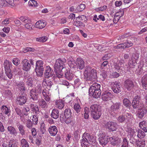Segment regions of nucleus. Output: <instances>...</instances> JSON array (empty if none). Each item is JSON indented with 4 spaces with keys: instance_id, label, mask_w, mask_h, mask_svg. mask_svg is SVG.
Masks as SVG:
<instances>
[{
    "instance_id": "obj_54",
    "label": "nucleus",
    "mask_w": 147,
    "mask_h": 147,
    "mask_svg": "<svg viewBox=\"0 0 147 147\" xmlns=\"http://www.w3.org/2000/svg\"><path fill=\"white\" fill-rule=\"evenodd\" d=\"M85 8V5L84 4H81L79 5L77 8L78 11H81L84 10Z\"/></svg>"
},
{
    "instance_id": "obj_20",
    "label": "nucleus",
    "mask_w": 147,
    "mask_h": 147,
    "mask_svg": "<svg viewBox=\"0 0 147 147\" xmlns=\"http://www.w3.org/2000/svg\"><path fill=\"white\" fill-rule=\"evenodd\" d=\"M64 64V62L61 59H57L55 65V67H56L55 69H58L59 70L62 69L63 68Z\"/></svg>"
},
{
    "instance_id": "obj_44",
    "label": "nucleus",
    "mask_w": 147,
    "mask_h": 147,
    "mask_svg": "<svg viewBox=\"0 0 147 147\" xmlns=\"http://www.w3.org/2000/svg\"><path fill=\"white\" fill-rule=\"evenodd\" d=\"M33 125V123L30 119L27 120L26 121V125L27 127L29 129H31Z\"/></svg>"
},
{
    "instance_id": "obj_64",
    "label": "nucleus",
    "mask_w": 147,
    "mask_h": 147,
    "mask_svg": "<svg viewBox=\"0 0 147 147\" xmlns=\"http://www.w3.org/2000/svg\"><path fill=\"white\" fill-rule=\"evenodd\" d=\"M128 132L129 135H130L131 136H133L135 132L134 130L131 128H129L128 129Z\"/></svg>"
},
{
    "instance_id": "obj_53",
    "label": "nucleus",
    "mask_w": 147,
    "mask_h": 147,
    "mask_svg": "<svg viewBox=\"0 0 147 147\" xmlns=\"http://www.w3.org/2000/svg\"><path fill=\"white\" fill-rule=\"evenodd\" d=\"M124 44L125 46L124 48H125L130 47L132 46L133 45V43L131 42V41H129L128 40L124 43Z\"/></svg>"
},
{
    "instance_id": "obj_12",
    "label": "nucleus",
    "mask_w": 147,
    "mask_h": 147,
    "mask_svg": "<svg viewBox=\"0 0 147 147\" xmlns=\"http://www.w3.org/2000/svg\"><path fill=\"white\" fill-rule=\"evenodd\" d=\"M22 69L26 71L29 70L31 67L30 64L29 63V61L26 59H24L22 62Z\"/></svg>"
},
{
    "instance_id": "obj_6",
    "label": "nucleus",
    "mask_w": 147,
    "mask_h": 147,
    "mask_svg": "<svg viewBox=\"0 0 147 147\" xmlns=\"http://www.w3.org/2000/svg\"><path fill=\"white\" fill-rule=\"evenodd\" d=\"M43 63L42 61L39 60L36 62L35 71L37 76H40L43 74L44 68L43 66Z\"/></svg>"
},
{
    "instance_id": "obj_17",
    "label": "nucleus",
    "mask_w": 147,
    "mask_h": 147,
    "mask_svg": "<svg viewBox=\"0 0 147 147\" xmlns=\"http://www.w3.org/2000/svg\"><path fill=\"white\" fill-rule=\"evenodd\" d=\"M76 101L74 103L73 108L77 113H78L80 112L82 109V107L80 105L81 102L79 99H76Z\"/></svg>"
},
{
    "instance_id": "obj_40",
    "label": "nucleus",
    "mask_w": 147,
    "mask_h": 147,
    "mask_svg": "<svg viewBox=\"0 0 147 147\" xmlns=\"http://www.w3.org/2000/svg\"><path fill=\"white\" fill-rule=\"evenodd\" d=\"M136 144L138 147H144L145 145V141L144 140H137Z\"/></svg>"
},
{
    "instance_id": "obj_35",
    "label": "nucleus",
    "mask_w": 147,
    "mask_h": 147,
    "mask_svg": "<svg viewBox=\"0 0 147 147\" xmlns=\"http://www.w3.org/2000/svg\"><path fill=\"white\" fill-rule=\"evenodd\" d=\"M91 113V116L94 119H98L101 115V111L94 112Z\"/></svg>"
},
{
    "instance_id": "obj_60",
    "label": "nucleus",
    "mask_w": 147,
    "mask_h": 147,
    "mask_svg": "<svg viewBox=\"0 0 147 147\" xmlns=\"http://www.w3.org/2000/svg\"><path fill=\"white\" fill-rule=\"evenodd\" d=\"M71 117H64V119L66 123L69 124L71 123L72 121Z\"/></svg>"
},
{
    "instance_id": "obj_59",
    "label": "nucleus",
    "mask_w": 147,
    "mask_h": 147,
    "mask_svg": "<svg viewBox=\"0 0 147 147\" xmlns=\"http://www.w3.org/2000/svg\"><path fill=\"white\" fill-rule=\"evenodd\" d=\"M32 121L33 123L35 124L36 125L38 123V117L35 115H33L32 116Z\"/></svg>"
},
{
    "instance_id": "obj_48",
    "label": "nucleus",
    "mask_w": 147,
    "mask_h": 147,
    "mask_svg": "<svg viewBox=\"0 0 147 147\" xmlns=\"http://www.w3.org/2000/svg\"><path fill=\"white\" fill-rule=\"evenodd\" d=\"M35 91L38 94L40 93L41 92V86L40 84H38L35 88L34 89Z\"/></svg>"
},
{
    "instance_id": "obj_38",
    "label": "nucleus",
    "mask_w": 147,
    "mask_h": 147,
    "mask_svg": "<svg viewBox=\"0 0 147 147\" xmlns=\"http://www.w3.org/2000/svg\"><path fill=\"white\" fill-rule=\"evenodd\" d=\"M31 22V20L30 19V22H27L24 25L25 28L29 30H32L33 29L32 27L33 25Z\"/></svg>"
},
{
    "instance_id": "obj_11",
    "label": "nucleus",
    "mask_w": 147,
    "mask_h": 147,
    "mask_svg": "<svg viewBox=\"0 0 147 147\" xmlns=\"http://www.w3.org/2000/svg\"><path fill=\"white\" fill-rule=\"evenodd\" d=\"M121 106V103L119 102H116L115 103H113L110 108L111 114H113V113L116 114L119 110Z\"/></svg>"
},
{
    "instance_id": "obj_36",
    "label": "nucleus",
    "mask_w": 147,
    "mask_h": 147,
    "mask_svg": "<svg viewBox=\"0 0 147 147\" xmlns=\"http://www.w3.org/2000/svg\"><path fill=\"white\" fill-rule=\"evenodd\" d=\"M30 107L32 111L38 114L39 113V109L37 105L32 104L30 105Z\"/></svg>"
},
{
    "instance_id": "obj_58",
    "label": "nucleus",
    "mask_w": 147,
    "mask_h": 147,
    "mask_svg": "<svg viewBox=\"0 0 147 147\" xmlns=\"http://www.w3.org/2000/svg\"><path fill=\"white\" fill-rule=\"evenodd\" d=\"M118 120L119 122L122 123L125 120V117L124 115H121L119 117Z\"/></svg>"
},
{
    "instance_id": "obj_45",
    "label": "nucleus",
    "mask_w": 147,
    "mask_h": 147,
    "mask_svg": "<svg viewBox=\"0 0 147 147\" xmlns=\"http://www.w3.org/2000/svg\"><path fill=\"white\" fill-rule=\"evenodd\" d=\"M145 136V134L144 132L141 130L139 129L138 132V137L140 138H143Z\"/></svg>"
},
{
    "instance_id": "obj_62",
    "label": "nucleus",
    "mask_w": 147,
    "mask_h": 147,
    "mask_svg": "<svg viewBox=\"0 0 147 147\" xmlns=\"http://www.w3.org/2000/svg\"><path fill=\"white\" fill-rule=\"evenodd\" d=\"M12 142L11 144V145L10 146V147H17L18 143L17 142H16L14 140H11Z\"/></svg>"
},
{
    "instance_id": "obj_30",
    "label": "nucleus",
    "mask_w": 147,
    "mask_h": 147,
    "mask_svg": "<svg viewBox=\"0 0 147 147\" xmlns=\"http://www.w3.org/2000/svg\"><path fill=\"white\" fill-rule=\"evenodd\" d=\"M81 16H79L76 18V20L74 23V24L75 26H83L84 24L80 21Z\"/></svg>"
},
{
    "instance_id": "obj_39",
    "label": "nucleus",
    "mask_w": 147,
    "mask_h": 147,
    "mask_svg": "<svg viewBox=\"0 0 147 147\" xmlns=\"http://www.w3.org/2000/svg\"><path fill=\"white\" fill-rule=\"evenodd\" d=\"M137 65V63L135 60H133L132 59L131 60L129 61L128 63L129 66V69L130 68H132L134 69V68H135V66Z\"/></svg>"
},
{
    "instance_id": "obj_14",
    "label": "nucleus",
    "mask_w": 147,
    "mask_h": 147,
    "mask_svg": "<svg viewBox=\"0 0 147 147\" xmlns=\"http://www.w3.org/2000/svg\"><path fill=\"white\" fill-rule=\"evenodd\" d=\"M124 86L128 90H131L134 88V85L132 81L127 79L124 82Z\"/></svg>"
},
{
    "instance_id": "obj_56",
    "label": "nucleus",
    "mask_w": 147,
    "mask_h": 147,
    "mask_svg": "<svg viewBox=\"0 0 147 147\" xmlns=\"http://www.w3.org/2000/svg\"><path fill=\"white\" fill-rule=\"evenodd\" d=\"M128 142L126 138H124L122 143L121 147H128Z\"/></svg>"
},
{
    "instance_id": "obj_50",
    "label": "nucleus",
    "mask_w": 147,
    "mask_h": 147,
    "mask_svg": "<svg viewBox=\"0 0 147 147\" xmlns=\"http://www.w3.org/2000/svg\"><path fill=\"white\" fill-rule=\"evenodd\" d=\"M110 76L113 78H117L119 76V73L116 71H113L111 72L110 71Z\"/></svg>"
},
{
    "instance_id": "obj_57",
    "label": "nucleus",
    "mask_w": 147,
    "mask_h": 147,
    "mask_svg": "<svg viewBox=\"0 0 147 147\" xmlns=\"http://www.w3.org/2000/svg\"><path fill=\"white\" fill-rule=\"evenodd\" d=\"M19 130L20 131V133L23 136L25 135V131L24 129L23 125H20L19 126Z\"/></svg>"
},
{
    "instance_id": "obj_24",
    "label": "nucleus",
    "mask_w": 147,
    "mask_h": 147,
    "mask_svg": "<svg viewBox=\"0 0 147 147\" xmlns=\"http://www.w3.org/2000/svg\"><path fill=\"white\" fill-rule=\"evenodd\" d=\"M38 94L33 89H32L29 93V97L30 99H32L33 100L38 99Z\"/></svg>"
},
{
    "instance_id": "obj_47",
    "label": "nucleus",
    "mask_w": 147,
    "mask_h": 147,
    "mask_svg": "<svg viewBox=\"0 0 147 147\" xmlns=\"http://www.w3.org/2000/svg\"><path fill=\"white\" fill-rule=\"evenodd\" d=\"M20 20L22 22L26 23L27 22L30 21V19L28 17L26 16H21L20 18Z\"/></svg>"
},
{
    "instance_id": "obj_13",
    "label": "nucleus",
    "mask_w": 147,
    "mask_h": 147,
    "mask_svg": "<svg viewBox=\"0 0 147 147\" xmlns=\"http://www.w3.org/2000/svg\"><path fill=\"white\" fill-rule=\"evenodd\" d=\"M140 96L137 95L134 98V99L132 101V104L133 107L136 109L138 107L140 104H144L140 102Z\"/></svg>"
},
{
    "instance_id": "obj_26",
    "label": "nucleus",
    "mask_w": 147,
    "mask_h": 147,
    "mask_svg": "<svg viewBox=\"0 0 147 147\" xmlns=\"http://www.w3.org/2000/svg\"><path fill=\"white\" fill-rule=\"evenodd\" d=\"M42 94L44 97V98L47 102H49L51 100L50 96L49 95L48 90L46 89L43 90Z\"/></svg>"
},
{
    "instance_id": "obj_22",
    "label": "nucleus",
    "mask_w": 147,
    "mask_h": 147,
    "mask_svg": "<svg viewBox=\"0 0 147 147\" xmlns=\"http://www.w3.org/2000/svg\"><path fill=\"white\" fill-rule=\"evenodd\" d=\"M65 102L61 100H57L55 101V106L57 108L61 109L65 106Z\"/></svg>"
},
{
    "instance_id": "obj_15",
    "label": "nucleus",
    "mask_w": 147,
    "mask_h": 147,
    "mask_svg": "<svg viewBox=\"0 0 147 147\" xmlns=\"http://www.w3.org/2000/svg\"><path fill=\"white\" fill-rule=\"evenodd\" d=\"M47 25L46 21L43 20H40L35 23L34 27L36 28L42 29L45 28Z\"/></svg>"
},
{
    "instance_id": "obj_3",
    "label": "nucleus",
    "mask_w": 147,
    "mask_h": 147,
    "mask_svg": "<svg viewBox=\"0 0 147 147\" xmlns=\"http://www.w3.org/2000/svg\"><path fill=\"white\" fill-rule=\"evenodd\" d=\"M19 88L21 95L19 97V105H22L25 104L27 100V98L26 96L23 95L26 90V88L23 82H21L20 84H19Z\"/></svg>"
},
{
    "instance_id": "obj_18",
    "label": "nucleus",
    "mask_w": 147,
    "mask_h": 147,
    "mask_svg": "<svg viewBox=\"0 0 147 147\" xmlns=\"http://www.w3.org/2000/svg\"><path fill=\"white\" fill-rule=\"evenodd\" d=\"M121 140L120 138H115V136L110 137L109 138V140L111 144L114 146L118 145L120 143Z\"/></svg>"
},
{
    "instance_id": "obj_8",
    "label": "nucleus",
    "mask_w": 147,
    "mask_h": 147,
    "mask_svg": "<svg viewBox=\"0 0 147 147\" xmlns=\"http://www.w3.org/2000/svg\"><path fill=\"white\" fill-rule=\"evenodd\" d=\"M105 127L109 131H114L117 130L118 125L116 122L109 121L105 124Z\"/></svg>"
},
{
    "instance_id": "obj_51",
    "label": "nucleus",
    "mask_w": 147,
    "mask_h": 147,
    "mask_svg": "<svg viewBox=\"0 0 147 147\" xmlns=\"http://www.w3.org/2000/svg\"><path fill=\"white\" fill-rule=\"evenodd\" d=\"M123 104L124 106L126 107H127L130 105L131 103L128 99L125 98L123 100Z\"/></svg>"
},
{
    "instance_id": "obj_52",
    "label": "nucleus",
    "mask_w": 147,
    "mask_h": 147,
    "mask_svg": "<svg viewBox=\"0 0 147 147\" xmlns=\"http://www.w3.org/2000/svg\"><path fill=\"white\" fill-rule=\"evenodd\" d=\"M28 5L32 6H37L38 3L37 2L34 0H30L28 2Z\"/></svg>"
},
{
    "instance_id": "obj_55",
    "label": "nucleus",
    "mask_w": 147,
    "mask_h": 147,
    "mask_svg": "<svg viewBox=\"0 0 147 147\" xmlns=\"http://www.w3.org/2000/svg\"><path fill=\"white\" fill-rule=\"evenodd\" d=\"M124 11L123 10H121L119 11L116 12L115 14L116 16L119 17L120 18L121 17L123 16L124 15Z\"/></svg>"
},
{
    "instance_id": "obj_27",
    "label": "nucleus",
    "mask_w": 147,
    "mask_h": 147,
    "mask_svg": "<svg viewBox=\"0 0 147 147\" xmlns=\"http://www.w3.org/2000/svg\"><path fill=\"white\" fill-rule=\"evenodd\" d=\"M100 110L99 106L95 104L91 106L90 110L91 113H94V112L101 111Z\"/></svg>"
},
{
    "instance_id": "obj_34",
    "label": "nucleus",
    "mask_w": 147,
    "mask_h": 147,
    "mask_svg": "<svg viewBox=\"0 0 147 147\" xmlns=\"http://www.w3.org/2000/svg\"><path fill=\"white\" fill-rule=\"evenodd\" d=\"M39 106L42 108L46 109L48 107V103L43 99L39 102Z\"/></svg>"
},
{
    "instance_id": "obj_16",
    "label": "nucleus",
    "mask_w": 147,
    "mask_h": 147,
    "mask_svg": "<svg viewBox=\"0 0 147 147\" xmlns=\"http://www.w3.org/2000/svg\"><path fill=\"white\" fill-rule=\"evenodd\" d=\"M78 69L82 70L85 67L84 62L82 59L78 58L76 61Z\"/></svg>"
},
{
    "instance_id": "obj_21",
    "label": "nucleus",
    "mask_w": 147,
    "mask_h": 147,
    "mask_svg": "<svg viewBox=\"0 0 147 147\" xmlns=\"http://www.w3.org/2000/svg\"><path fill=\"white\" fill-rule=\"evenodd\" d=\"M48 130L51 136H55L58 131L57 127L55 125L50 126L49 127Z\"/></svg>"
},
{
    "instance_id": "obj_31",
    "label": "nucleus",
    "mask_w": 147,
    "mask_h": 147,
    "mask_svg": "<svg viewBox=\"0 0 147 147\" xmlns=\"http://www.w3.org/2000/svg\"><path fill=\"white\" fill-rule=\"evenodd\" d=\"M74 77V74L70 72L69 71L67 70L65 72V78L69 80H71Z\"/></svg>"
},
{
    "instance_id": "obj_43",
    "label": "nucleus",
    "mask_w": 147,
    "mask_h": 147,
    "mask_svg": "<svg viewBox=\"0 0 147 147\" xmlns=\"http://www.w3.org/2000/svg\"><path fill=\"white\" fill-rule=\"evenodd\" d=\"M20 146L22 147H28V143L25 139H22L21 140Z\"/></svg>"
},
{
    "instance_id": "obj_37",
    "label": "nucleus",
    "mask_w": 147,
    "mask_h": 147,
    "mask_svg": "<svg viewBox=\"0 0 147 147\" xmlns=\"http://www.w3.org/2000/svg\"><path fill=\"white\" fill-rule=\"evenodd\" d=\"M139 126L140 128L143 130L145 132H147V129L146 127V122L143 121L139 123Z\"/></svg>"
},
{
    "instance_id": "obj_9",
    "label": "nucleus",
    "mask_w": 147,
    "mask_h": 147,
    "mask_svg": "<svg viewBox=\"0 0 147 147\" xmlns=\"http://www.w3.org/2000/svg\"><path fill=\"white\" fill-rule=\"evenodd\" d=\"M113 91L115 93H118L121 90V87L119 83L116 82L111 83L110 85Z\"/></svg>"
},
{
    "instance_id": "obj_5",
    "label": "nucleus",
    "mask_w": 147,
    "mask_h": 147,
    "mask_svg": "<svg viewBox=\"0 0 147 147\" xmlns=\"http://www.w3.org/2000/svg\"><path fill=\"white\" fill-rule=\"evenodd\" d=\"M137 108L138 109L137 115L138 117L142 119L147 112V107L145 106L144 104H140Z\"/></svg>"
},
{
    "instance_id": "obj_61",
    "label": "nucleus",
    "mask_w": 147,
    "mask_h": 147,
    "mask_svg": "<svg viewBox=\"0 0 147 147\" xmlns=\"http://www.w3.org/2000/svg\"><path fill=\"white\" fill-rule=\"evenodd\" d=\"M7 4L5 2L4 0H0V8L6 7Z\"/></svg>"
},
{
    "instance_id": "obj_29",
    "label": "nucleus",
    "mask_w": 147,
    "mask_h": 147,
    "mask_svg": "<svg viewBox=\"0 0 147 147\" xmlns=\"http://www.w3.org/2000/svg\"><path fill=\"white\" fill-rule=\"evenodd\" d=\"M124 61L123 60H121L118 63H116L114 64V68L117 70H122V68L124 66Z\"/></svg>"
},
{
    "instance_id": "obj_2",
    "label": "nucleus",
    "mask_w": 147,
    "mask_h": 147,
    "mask_svg": "<svg viewBox=\"0 0 147 147\" xmlns=\"http://www.w3.org/2000/svg\"><path fill=\"white\" fill-rule=\"evenodd\" d=\"M84 75L86 80H91L97 78L96 70L90 66H86L85 69Z\"/></svg>"
},
{
    "instance_id": "obj_41",
    "label": "nucleus",
    "mask_w": 147,
    "mask_h": 147,
    "mask_svg": "<svg viewBox=\"0 0 147 147\" xmlns=\"http://www.w3.org/2000/svg\"><path fill=\"white\" fill-rule=\"evenodd\" d=\"M7 131L9 133L13 135H16L17 134L15 128L12 126H9L7 128Z\"/></svg>"
},
{
    "instance_id": "obj_7",
    "label": "nucleus",
    "mask_w": 147,
    "mask_h": 147,
    "mask_svg": "<svg viewBox=\"0 0 147 147\" xmlns=\"http://www.w3.org/2000/svg\"><path fill=\"white\" fill-rule=\"evenodd\" d=\"M110 137L105 134L102 133L100 134V137L98 138L100 144L103 146L106 145L109 141Z\"/></svg>"
},
{
    "instance_id": "obj_1",
    "label": "nucleus",
    "mask_w": 147,
    "mask_h": 147,
    "mask_svg": "<svg viewBox=\"0 0 147 147\" xmlns=\"http://www.w3.org/2000/svg\"><path fill=\"white\" fill-rule=\"evenodd\" d=\"M81 142L82 147H96L93 146V144L96 143L95 138L93 136L85 132L83 134Z\"/></svg>"
},
{
    "instance_id": "obj_10",
    "label": "nucleus",
    "mask_w": 147,
    "mask_h": 147,
    "mask_svg": "<svg viewBox=\"0 0 147 147\" xmlns=\"http://www.w3.org/2000/svg\"><path fill=\"white\" fill-rule=\"evenodd\" d=\"M113 97V95L111 91L109 90L105 91L102 94V98L103 100L105 101H108L111 99Z\"/></svg>"
},
{
    "instance_id": "obj_42",
    "label": "nucleus",
    "mask_w": 147,
    "mask_h": 147,
    "mask_svg": "<svg viewBox=\"0 0 147 147\" xmlns=\"http://www.w3.org/2000/svg\"><path fill=\"white\" fill-rule=\"evenodd\" d=\"M53 84V82L49 80H44L42 83V85L43 86H47L49 88H50Z\"/></svg>"
},
{
    "instance_id": "obj_28",
    "label": "nucleus",
    "mask_w": 147,
    "mask_h": 147,
    "mask_svg": "<svg viewBox=\"0 0 147 147\" xmlns=\"http://www.w3.org/2000/svg\"><path fill=\"white\" fill-rule=\"evenodd\" d=\"M141 83L143 88L147 89V74L145 75L142 78Z\"/></svg>"
},
{
    "instance_id": "obj_25",
    "label": "nucleus",
    "mask_w": 147,
    "mask_h": 147,
    "mask_svg": "<svg viewBox=\"0 0 147 147\" xmlns=\"http://www.w3.org/2000/svg\"><path fill=\"white\" fill-rule=\"evenodd\" d=\"M89 94L92 95L93 97L95 98H98L100 96L101 90H96L95 91H89Z\"/></svg>"
},
{
    "instance_id": "obj_49",
    "label": "nucleus",
    "mask_w": 147,
    "mask_h": 147,
    "mask_svg": "<svg viewBox=\"0 0 147 147\" xmlns=\"http://www.w3.org/2000/svg\"><path fill=\"white\" fill-rule=\"evenodd\" d=\"M40 131L42 134H44L46 131L45 124L44 123H42L40 125Z\"/></svg>"
},
{
    "instance_id": "obj_63",
    "label": "nucleus",
    "mask_w": 147,
    "mask_h": 147,
    "mask_svg": "<svg viewBox=\"0 0 147 147\" xmlns=\"http://www.w3.org/2000/svg\"><path fill=\"white\" fill-rule=\"evenodd\" d=\"M124 47H125V46L123 43L119 44L117 46H115L114 48L115 49H123L125 48H124Z\"/></svg>"
},
{
    "instance_id": "obj_23",
    "label": "nucleus",
    "mask_w": 147,
    "mask_h": 147,
    "mask_svg": "<svg viewBox=\"0 0 147 147\" xmlns=\"http://www.w3.org/2000/svg\"><path fill=\"white\" fill-rule=\"evenodd\" d=\"M100 85L97 83L93 84L91 86L89 90V91H95L96 90H101L100 88Z\"/></svg>"
},
{
    "instance_id": "obj_46",
    "label": "nucleus",
    "mask_w": 147,
    "mask_h": 147,
    "mask_svg": "<svg viewBox=\"0 0 147 147\" xmlns=\"http://www.w3.org/2000/svg\"><path fill=\"white\" fill-rule=\"evenodd\" d=\"M71 113L70 109H66L64 111V117H71Z\"/></svg>"
},
{
    "instance_id": "obj_33",
    "label": "nucleus",
    "mask_w": 147,
    "mask_h": 147,
    "mask_svg": "<svg viewBox=\"0 0 147 147\" xmlns=\"http://www.w3.org/2000/svg\"><path fill=\"white\" fill-rule=\"evenodd\" d=\"M59 112L58 110L56 109H53L51 114V117L53 119H56L59 117Z\"/></svg>"
},
{
    "instance_id": "obj_4",
    "label": "nucleus",
    "mask_w": 147,
    "mask_h": 147,
    "mask_svg": "<svg viewBox=\"0 0 147 147\" xmlns=\"http://www.w3.org/2000/svg\"><path fill=\"white\" fill-rule=\"evenodd\" d=\"M3 65L6 75L9 79H11L12 76L11 70V67L12 65L11 63L9 62V61L6 60L4 61Z\"/></svg>"
},
{
    "instance_id": "obj_19",
    "label": "nucleus",
    "mask_w": 147,
    "mask_h": 147,
    "mask_svg": "<svg viewBox=\"0 0 147 147\" xmlns=\"http://www.w3.org/2000/svg\"><path fill=\"white\" fill-rule=\"evenodd\" d=\"M53 74V71L51 67L49 66H47L45 73V77L47 78H49L52 77Z\"/></svg>"
},
{
    "instance_id": "obj_32",
    "label": "nucleus",
    "mask_w": 147,
    "mask_h": 147,
    "mask_svg": "<svg viewBox=\"0 0 147 147\" xmlns=\"http://www.w3.org/2000/svg\"><path fill=\"white\" fill-rule=\"evenodd\" d=\"M1 109L2 113L6 115H9L11 113L10 108L7 107L5 105H3L1 108Z\"/></svg>"
}]
</instances>
